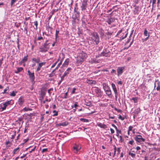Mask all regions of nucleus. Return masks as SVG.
Segmentation results:
<instances>
[{"label": "nucleus", "mask_w": 160, "mask_h": 160, "mask_svg": "<svg viewBox=\"0 0 160 160\" xmlns=\"http://www.w3.org/2000/svg\"><path fill=\"white\" fill-rule=\"evenodd\" d=\"M48 40H47L43 44H47V46H49V44H50V43H48Z\"/></svg>", "instance_id": "49"}, {"label": "nucleus", "mask_w": 160, "mask_h": 160, "mask_svg": "<svg viewBox=\"0 0 160 160\" xmlns=\"http://www.w3.org/2000/svg\"><path fill=\"white\" fill-rule=\"evenodd\" d=\"M124 69V67H119L117 69V72L118 75H121L123 72V70Z\"/></svg>", "instance_id": "14"}, {"label": "nucleus", "mask_w": 160, "mask_h": 160, "mask_svg": "<svg viewBox=\"0 0 160 160\" xmlns=\"http://www.w3.org/2000/svg\"><path fill=\"white\" fill-rule=\"evenodd\" d=\"M11 102V101L9 100L8 101L6 102H5L4 103L6 105V107L8 106V105H10Z\"/></svg>", "instance_id": "38"}, {"label": "nucleus", "mask_w": 160, "mask_h": 160, "mask_svg": "<svg viewBox=\"0 0 160 160\" xmlns=\"http://www.w3.org/2000/svg\"><path fill=\"white\" fill-rule=\"evenodd\" d=\"M65 76H64V75L63 74V75L61 77V80L62 81L64 79V77Z\"/></svg>", "instance_id": "63"}, {"label": "nucleus", "mask_w": 160, "mask_h": 160, "mask_svg": "<svg viewBox=\"0 0 160 160\" xmlns=\"http://www.w3.org/2000/svg\"><path fill=\"white\" fill-rule=\"evenodd\" d=\"M68 92H66V93H65V96H64V98H67V96L68 95Z\"/></svg>", "instance_id": "61"}, {"label": "nucleus", "mask_w": 160, "mask_h": 160, "mask_svg": "<svg viewBox=\"0 0 160 160\" xmlns=\"http://www.w3.org/2000/svg\"><path fill=\"white\" fill-rule=\"evenodd\" d=\"M2 110L1 111H3L5 110L6 109V104H5L4 103H2Z\"/></svg>", "instance_id": "34"}, {"label": "nucleus", "mask_w": 160, "mask_h": 160, "mask_svg": "<svg viewBox=\"0 0 160 160\" xmlns=\"http://www.w3.org/2000/svg\"><path fill=\"white\" fill-rule=\"evenodd\" d=\"M112 89L114 93H118L116 87H115V88H113Z\"/></svg>", "instance_id": "54"}, {"label": "nucleus", "mask_w": 160, "mask_h": 160, "mask_svg": "<svg viewBox=\"0 0 160 160\" xmlns=\"http://www.w3.org/2000/svg\"><path fill=\"white\" fill-rule=\"evenodd\" d=\"M11 142H10V141H6L5 143V145H8L9 143H10Z\"/></svg>", "instance_id": "56"}, {"label": "nucleus", "mask_w": 160, "mask_h": 160, "mask_svg": "<svg viewBox=\"0 0 160 160\" xmlns=\"http://www.w3.org/2000/svg\"><path fill=\"white\" fill-rule=\"evenodd\" d=\"M12 145V143L11 142L10 143H9L8 145H6V147L7 148H8L11 147V145Z\"/></svg>", "instance_id": "55"}, {"label": "nucleus", "mask_w": 160, "mask_h": 160, "mask_svg": "<svg viewBox=\"0 0 160 160\" xmlns=\"http://www.w3.org/2000/svg\"><path fill=\"white\" fill-rule=\"evenodd\" d=\"M86 105L87 106H90L91 105V103L90 102H86Z\"/></svg>", "instance_id": "53"}, {"label": "nucleus", "mask_w": 160, "mask_h": 160, "mask_svg": "<svg viewBox=\"0 0 160 160\" xmlns=\"http://www.w3.org/2000/svg\"><path fill=\"white\" fill-rule=\"evenodd\" d=\"M53 113H55L53 115V116H57L58 115V112L56 111V110H54L53 111Z\"/></svg>", "instance_id": "40"}, {"label": "nucleus", "mask_w": 160, "mask_h": 160, "mask_svg": "<svg viewBox=\"0 0 160 160\" xmlns=\"http://www.w3.org/2000/svg\"><path fill=\"white\" fill-rule=\"evenodd\" d=\"M59 30H56V33H55V35L56 41H57V38L58 37V34L59 33Z\"/></svg>", "instance_id": "26"}, {"label": "nucleus", "mask_w": 160, "mask_h": 160, "mask_svg": "<svg viewBox=\"0 0 160 160\" xmlns=\"http://www.w3.org/2000/svg\"><path fill=\"white\" fill-rule=\"evenodd\" d=\"M103 88L105 91L107 95L110 98H112V92L108 84L105 83H103L102 84Z\"/></svg>", "instance_id": "3"}, {"label": "nucleus", "mask_w": 160, "mask_h": 160, "mask_svg": "<svg viewBox=\"0 0 160 160\" xmlns=\"http://www.w3.org/2000/svg\"><path fill=\"white\" fill-rule=\"evenodd\" d=\"M68 122L67 121H65L62 123H59L56 124V126L57 127H60L61 126H65L68 125Z\"/></svg>", "instance_id": "13"}, {"label": "nucleus", "mask_w": 160, "mask_h": 160, "mask_svg": "<svg viewBox=\"0 0 160 160\" xmlns=\"http://www.w3.org/2000/svg\"><path fill=\"white\" fill-rule=\"evenodd\" d=\"M46 64V62H41L38 63V67L37 68V70L36 72H38L40 70L42 66L43 65H45Z\"/></svg>", "instance_id": "12"}, {"label": "nucleus", "mask_w": 160, "mask_h": 160, "mask_svg": "<svg viewBox=\"0 0 160 160\" xmlns=\"http://www.w3.org/2000/svg\"><path fill=\"white\" fill-rule=\"evenodd\" d=\"M17 0H11V6H12L13 4L15 3V2H16Z\"/></svg>", "instance_id": "41"}, {"label": "nucleus", "mask_w": 160, "mask_h": 160, "mask_svg": "<svg viewBox=\"0 0 160 160\" xmlns=\"http://www.w3.org/2000/svg\"><path fill=\"white\" fill-rule=\"evenodd\" d=\"M49 48V46H47V44H42L39 48V51L42 53H45L47 52Z\"/></svg>", "instance_id": "6"}, {"label": "nucleus", "mask_w": 160, "mask_h": 160, "mask_svg": "<svg viewBox=\"0 0 160 160\" xmlns=\"http://www.w3.org/2000/svg\"><path fill=\"white\" fill-rule=\"evenodd\" d=\"M53 90V89L52 88H50L48 90V92L50 94L51 93V92H50V91Z\"/></svg>", "instance_id": "60"}, {"label": "nucleus", "mask_w": 160, "mask_h": 160, "mask_svg": "<svg viewBox=\"0 0 160 160\" xmlns=\"http://www.w3.org/2000/svg\"><path fill=\"white\" fill-rule=\"evenodd\" d=\"M135 140H145L144 139L142 138V136L140 135H138L135 137Z\"/></svg>", "instance_id": "24"}, {"label": "nucleus", "mask_w": 160, "mask_h": 160, "mask_svg": "<svg viewBox=\"0 0 160 160\" xmlns=\"http://www.w3.org/2000/svg\"><path fill=\"white\" fill-rule=\"evenodd\" d=\"M141 110L140 108H138L136 109L135 111V112L137 114L139 113L140 112Z\"/></svg>", "instance_id": "37"}, {"label": "nucleus", "mask_w": 160, "mask_h": 160, "mask_svg": "<svg viewBox=\"0 0 160 160\" xmlns=\"http://www.w3.org/2000/svg\"><path fill=\"white\" fill-rule=\"evenodd\" d=\"M58 61V60L57 62L54 63L51 66V68H53L57 64V62Z\"/></svg>", "instance_id": "57"}, {"label": "nucleus", "mask_w": 160, "mask_h": 160, "mask_svg": "<svg viewBox=\"0 0 160 160\" xmlns=\"http://www.w3.org/2000/svg\"><path fill=\"white\" fill-rule=\"evenodd\" d=\"M133 127L132 126H130L128 128V130H129V131H130L132 130V129L133 128Z\"/></svg>", "instance_id": "50"}, {"label": "nucleus", "mask_w": 160, "mask_h": 160, "mask_svg": "<svg viewBox=\"0 0 160 160\" xmlns=\"http://www.w3.org/2000/svg\"><path fill=\"white\" fill-rule=\"evenodd\" d=\"M28 72L29 78L31 80V82L32 83H34V79L35 78L34 73V72H31L29 70L28 71Z\"/></svg>", "instance_id": "7"}, {"label": "nucleus", "mask_w": 160, "mask_h": 160, "mask_svg": "<svg viewBox=\"0 0 160 160\" xmlns=\"http://www.w3.org/2000/svg\"><path fill=\"white\" fill-rule=\"evenodd\" d=\"M19 151V148L18 147L14 149L12 151V153L13 155L17 154L18 153Z\"/></svg>", "instance_id": "21"}, {"label": "nucleus", "mask_w": 160, "mask_h": 160, "mask_svg": "<svg viewBox=\"0 0 160 160\" xmlns=\"http://www.w3.org/2000/svg\"><path fill=\"white\" fill-rule=\"evenodd\" d=\"M114 110H115V111H117L118 112H122V110H121V109H118L117 108H114Z\"/></svg>", "instance_id": "47"}, {"label": "nucleus", "mask_w": 160, "mask_h": 160, "mask_svg": "<svg viewBox=\"0 0 160 160\" xmlns=\"http://www.w3.org/2000/svg\"><path fill=\"white\" fill-rule=\"evenodd\" d=\"M110 56V52L108 49H104L100 54L96 56V58H98L100 57H109Z\"/></svg>", "instance_id": "4"}, {"label": "nucleus", "mask_w": 160, "mask_h": 160, "mask_svg": "<svg viewBox=\"0 0 160 160\" xmlns=\"http://www.w3.org/2000/svg\"><path fill=\"white\" fill-rule=\"evenodd\" d=\"M106 34L107 35H112V33L110 32H108L106 33Z\"/></svg>", "instance_id": "62"}, {"label": "nucleus", "mask_w": 160, "mask_h": 160, "mask_svg": "<svg viewBox=\"0 0 160 160\" xmlns=\"http://www.w3.org/2000/svg\"><path fill=\"white\" fill-rule=\"evenodd\" d=\"M9 90V87H7L6 88H5L3 92H2L3 94L5 93H8V92H7V91Z\"/></svg>", "instance_id": "35"}, {"label": "nucleus", "mask_w": 160, "mask_h": 160, "mask_svg": "<svg viewBox=\"0 0 160 160\" xmlns=\"http://www.w3.org/2000/svg\"><path fill=\"white\" fill-rule=\"evenodd\" d=\"M122 29H121L118 32V33H117V35H116V36H119V35L120 34V33H121L122 32Z\"/></svg>", "instance_id": "48"}, {"label": "nucleus", "mask_w": 160, "mask_h": 160, "mask_svg": "<svg viewBox=\"0 0 160 160\" xmlns=\"http://www.w3.org/2000/svg\"><path fill=\"white\" fill-rule=\"evenodd\" d=\"M88 0H83L82 6H81V10L83 11L86 10L87 8Z\"/></svg>", "instance_id": "8"}, {"label": "nucleus", "mask_w": 160, "mask_h": 160, "mask_svg": "<svg viewBox=\"0 0 160 160\" xmlns=\"http://www.w3.org/2000/svg\"><path fill=\"white\" fill-rule=\"evenodd\" d=\"M156 88V90L160 92V82L158 80H156L154 84V89Z\"/></svg>", "instance_id": "9"}, {"label": "nucleus", "mask_w": 160, "mask_h": 160, "mask_svg": "<svg viewBox=\"0 0 160 160\" xmlns=\"http://www.w3.org/2000/svg\"><path fill=\"white\" fill-rule=\"evenodd\" d=\"M118 118L119 119H120L122 121H123V120H124L125 118L124 117H122L121 115H119Z\"/></svg>", "instance_id": "44"}, {"label": "nucleus", "mask_w": 160, "mask_h": 160, "mask_svg": "<svg viewBox=\"0 0 160 160\" xmlns=\"http://www.w3.org/2000/svg\"><path fill=\"white\" fill-rule=\"evenodd\" d=\"M69 62V59L68 58L66 59L65 60L63 63L62 66L66 67L68 65Z\"/></svg>", "instance_id": "17"}, {"label": "nucleus", "mask_w": 160, "mask_h": 160, "mask_svg": "<svg viewBox=\"0 0 160 160\" xmlns=\"http://www.w3.org/2000/svg\"><path fill=\"white\" fill-rule=\"evenodd\" d=\"M34 23L35 26V27L34 28V29L36 30H37L38 29V22L37 21H35L34 22Z\"/></svg>", "instance_id": "30"}, {"label": "nucleus", "mask_w": 160, "mask_h": 160, "mask_svg": "<svg viewBox=\"0 0 160 160\" xmlns=\"http://www.w3.org/2000/svg\"><path fill=\"white\" fill-rule=\"evenodd\" d=\"M89 39L92 41L93 43L95 42L96 45H98L99 42V38L97 32L91 33L90 36L89 37Z\"/></svg>", "instance_id": "2"}, {"label": "nucleus", "mask_w": 160, "mask_h": 160, "mask_svg": "<svg viewBox=\"0 0 160 160\" xmlns=\"http://www.w3.org/2000/svg\"><path fill=\"white\" fill-rule=\"evenodd\" d=\"M87 57V53L83 51L79 53L77 58V60L75 63L76 65L78 66L81 65L86 59Z\"/></svg>", "instance_id": "1"}, {"label": "nucleus", "mask_w": 160, "mask_h": 160, "mask_svg": "<svg viewBox=\"0 0 160 160\" xmlns=\"http://www.w3.org/2000/svg\"><path fill=\"white\" fill-rule=\"evenodd\" d=\"M76 88H73L72 90V94H74L75 93V90H76Z\"/></svg>", "instance_id": "58"}, {"label": "nucleus", "mask_w": 160, "mask_h": 160, "mask_svg": "<svg viewBox=\"0 0 160 160\" xmlns=\"http://www.w3.org/2000/svg\"><path fill=\"white\" fill-rule=\"evenodd\" d=\"M37 148V146H35L33 148H32L31 150L30 151H29V153H31V152H32L34 151H35V149L36 148Z\"/></svg>", "instance_id": "39"}, {"label": "nucleus", "mask_w": 160, "mask_h": 160, "mask_svg": "<svg viewBox=\"0 0 160 160\" xmlns=\"http://www.w3.org/2000/svg\"><path fill=\"white\" fill-rule=\"evenodd\" d=\"M143 34L144 35L146 36H148V35H149V33L148 32V31H147L146 28L145 29V30Z\"/></svg>", "instance_id": "31"}, {"label": "nucleus", "mask_w": 160, "mask_h": 160, "mask_svg": "<svg viewBox=\"0 0 160 160\" xmlns=\"http://www.w3.org/2000/svg\"><path fill=\"white\" fill-rule=\"evenodd\" d=\"M21 23H20L16 22L15 24V26L17 28H18L19 27Z\"/></svg>", "instance_id": "46"}, {"label": "nucleus", "mask_w": 160, "mask_h": 160, "mask_svg": "<svg viewBox=\"0 0 160 160\" xmlns=\"http://www.w3.org/2000/svg\"><path fill=\"white\" fill-rule=\"evenodd\" d=\"M120 151H121L120 150V148H118L117 151H116L117 152V155H118L120 153Z\"/></svg>", "instance_id": "43"}, {"label": "nucleus", "mask_w": 160, "mask_h": 160, "mask_svg": "<svg viewBox=\"0 0 160 160\" xmlns=\"http://www.w3.org/2000/svg\"><path fill=\"white\" fill-rule=\"evenodd\" d=\"M112 126L113 127H114L115 128L116 131L118 132H121V131H119V130H118V128L115 125H114V124H112Z\"/></svg>", "instance_id": "36"}, {"label": "nucleus", "mask_w": 160, "mask_h": 160, "mask_svg": "<svg viewBox=\"0 0 160 160\" xmlns=\"http://www.w3.org/2000/svg\"><path fill=\"white\" fill-rule=\"evenodd\" d=\"M128 32H127L125 36H124V37H120V40H122L123 39H124V38H126L127 37V35H128Z\"/></svg>", "instance_id": "42"}, {"label": "nucleus", "mask_w": 160, "mask_h": 160, "mask_svg": "<svg viewBox=\"0 0 160 160\" xmlns=\"http://www.w3.org/2000/svg\"><path fill=\"white\" fill-rule=\"evenodd\" d=\"M80 121L83 122H89V121L88 119H84L83 118H81L80 119Z\"/></svg>", "instance_id": "27"}, {"label": "nucleus", "mask_w": 160, "mask_h": 160, "mask_svg": "<svg viewBox=\"0 0 160 160\" xmlns=\"http://www.w3.org/2000/svg\"><path fill=\"white\" fill-rule=\"evenodd\" d=\"M93 92L95 93L98 97H101L102 96V92L100 89L98 87H93L92 88Z\"/></svg>", "instance_id": "5"}, {"label": "nucleus", "mask_w": 160, "mask_h": 160, "mask_svg": "<svg viewBox=\"0 0 160 160\" xmlns=\"http://www.w3.org/2000/svg\"><path fill=\"white\" fill-rule=\"evenodd\" d=\"M47 151H48L47 148H44V149H42V153H43L45 152H46Z\"/></svg>", "instance_id": "52"}, {"label": "nucleus", "mask_w": 160, "mask_h": 160, "mask_svg": "<svg viewBox=\"0 0 160 160\" xmlns=\"http://www.w3.org/2000/svg\"><path fill=\"white\" fill-rule=\"evenodd\" d=\"M97 125L98 126L100 127L101 128L105 129L107 128V126L104 123H102L100 122H98L97 123Z\"/></svg>", "instance_id": "15"}, {"label": "nucleus", "mask_w": 160, "mask_h": 160, "mask_svg": "<svg viewBox=\"0 0 160 160\" xmlns=\"http://www.w3.org/2000/svg\"><path fill=\"white\" fill-rule=\"evenodd\" d=\"M128 155H130L132 158H134L136 156V155L135 153H132L130 152H129Z\"/></svg>", "instance_id": "32"}, {"label": "nucleus", "mask_w": 160, "mask_h": 160, "mask_svg": "<svg viewBox=\"0 0 160 160\" xmlns=\"http://www.w3.org/2000/svg\"><path fill=\"white\" fill-rule=\"evenodd\" d=\"M23 110L25 111H32V109L28 107H25L23 108Z\"/></svg>", "instance_id": "33"}, {"label": "nucleus", "mask_w": 160, "mask_h": 160, "mask_svg": "<svg viewBox=\"0 0 160 160\" xmlns=\"http://www.w3.org/2000/svg\"><path fill=\"white\" fill-rule=\"evenodd\" d=\"M43 38L42 36L39 37L37 39V40H43Z\"/></svg>", "instance_id": "51"}, {"label": "nucleus", "mask_w": 160, "mask_h": 160, "mask_svg": "<svg viewBox=\"0 0 160 160\" xmlns=\"http://www.w3.org/2000/svg\"><path fill=\"white\" fill-rule=\"evenodd\" d=\"M72 70V68H68L66 70L65 72H64V76H66L69 73V72H71Z\"/></svg>", "instance_id": "20"}, {"label": "nucleus", "mask_w": 160, "mask_h": 160, "mask_svg": "<svg viewBox=\"0 0 160 160\" xmlns=\"http://www.w3.org/2000/svg\"><path fill=\"white\" fill-rule=\"evenodd\" d=\"M131 100H133L135 103H136L138 102V97H133L132 98Z\"/></svg>", "instance_id": "29"}, {"label": "nucleus", "mask_w": 160, "mask_h": 160, "mask_svg": "<svg viewBox=\"0 0 160 160\" xmlns=\"http://www.w3.org/2000/svg\"><path fill=\"white\" fill-rule=\"evenodd\" d=\"M23 70V68L22 67L18 68H17L18 72H20Z\"/></svg>", "instance_id": "45"}, {"label": "nucleus", "mask_w": 160, "mask_h": 160, "mask_svg": "<svg viewBox=\"0 0 160 160\" xmlns=\"http://www.w3.org/2000/svg\"><path fill=\"white\" fill-rule=\"evenodd\" d=\"M28 55H27L26 56H24L22 60L24 62H26L28 60Z\"/></svg>", "instance_id": "28"}, {"label": "nucleus", "mask_w": 160, "mask_h": 160, "mask_svg": "<svg viewBox=\"0 0 160 160\" xmlns=\"http://www.w3.org/2000/svg\"><path fill=\"white\" fill-rule=\"evenodd\" d=\"M86 82L87 83L92 84H96L97 83V82L95 80H90V79H87L86 81Z\"/></svg>", "instance_id": "19"}, {"label": "nucleus", "mask_w": 160, "mask_h": 160, "mask_svg": "<svg viewBox=\"0 0 160 160\" xmlns=\"http://www.w3.org/2000/svg\"><path fill=\"white\" fill-rule=\"evenodd\" d=\"M134 9L133 10V13L134 14H138V12L139 8V6H135Z\"/></svg>", "instance_id": "18"}, {"label": "nucleus", "mask_w": 160, "mask_h": 160, "mask_svg": "<svg viewBox=\"0 0 160 160\" xmlns=\"http://www.w3.org/2000/svg\"><path fill=\"white\" fill-rule=\"evenodd\" d=\"M32 61H34L37 63H38L40 61V57H38L37 58H33L32 59Z\"/></svg>", "instance_id": "22"}, {"label": "nucleus", "mask_w": 160, "mask_h": 160, "mask_svg": "<svg viewBox=\"0 0 160 160\" xmlns=\"http://www.w3.org/2000/svg\"><path fill=\"white\" fill-rule=\"evenodd\" d=\"M78 17L77 16L76 14H75L72 17V18L73 19L72 22H75L76 20L77 19L78 20H79V19L78 18Z\"/></svg>", "instance_id": "23"}, {"label": "nucleus", "mask_w": 160, "mask_h": 160, "mask_svg": "<svg viewBox=\"0 0 160 160\" xmlns=\"http://www.w3.org/2000/svg\"><path fill=\"white\" fill-rule=\"evenodd\" d=\"M17 92L16 91H13L10 94L12 97H14L16 96Z\"/></svg>", "instance_id": "25"}, {"label": "nucleus", "mask_w": 160, "mask_h": 160, "mask_svg": "<svg viewBox=\"0 0 160 160\" xmlns=\"http://www.w3.org/2000/svg\"><path fill=\"white\" fill-rule=\"evenodd\" d=\"M110 131H111V133L112 134H113L114 132V130L112 128H110Z\"/></svg>", "instance_id": "64"}, {"label": "nucleus", "mask_w": 160, "mask_h": 160, "mask_svg": "<svg viewBox=\"0 0 160 160\" xmlns=\"http://www.w3.org/2000/svg\"><path fill=\"white\" fill-rule=\"evenodd\" d=\"M24 102V99L23 97H21L18 100V103L20 105H22L23 104Z\"/></svg>", "instance_id": "16"}, {"label": "nucleus", "mask_w": 160, "mask_h": 160, "mask_svg": "<svg viewBox=\"0 0 160 160\" xmlns=\"http://www.w3.org/2000/svg\"><path fill=\"white\" fill-rule=\"evenodd\" d=\"M81 148V147L79 145H77L76 144L74 145L73 149L74 152L75 153H77L78 151H79Z\"/></svg>", "instance_id": "10"}, {"label": "nucleus", "mask_w": 160, "mask_h": 160, "mask_svg": "<svg viewBox=\"0 0 160 160\" xmlns=\"http://www.w3.org/2000/svg\"><path fill=\"white\" fill-rule=\"evenodd\" d=\"M111 86L112 89H113V88H115V87H116L115 84L113 83L111 84Z\"/></svg>", "instance_id": "59"}, {"label": "nucleus", "mask_w": 160, "mask_h": 160, "mask_svg": "<svg viewBox=\"0 0 160 160\" xmlns=\"http://www.w3.org/2000/svg\"><path fill=\"white\" fill-rule=\"evenodd\" d=\"M115 18L110 17L108 18L106 20V22L108 23V24L111 25L112 23L115 22Z\"/></svg>", "instance_id": "11"}]
</instances>
